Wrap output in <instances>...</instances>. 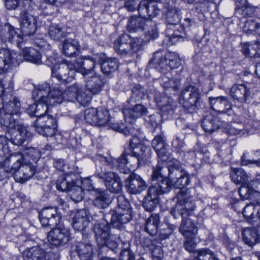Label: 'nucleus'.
Instances as JSON below:
<instances>
[{
    "label": "nucleus",
    "mask_w": 260,
    "mask_h": 260,
    "mask_svg": "<svg viewBox=\"0 0 260 260\" xmlns=\"http://www.w3.org/2000/svg\"><path fill=\"white\" fill-rule=\"evenodd\" d=\"M41 168L34 164L21 153L10 154L4 161L0 162V181L8 175H13L15 180L24 183L30 179Z\"/></svg>",
    "instance_id": "1"
},
{
    "label": "nucleus",
    "mask_w": 260,
    "mask_h": 260,
    "mask_svg": "<svg viewBox=\"0 0 260 260\" xmlns=\"http://www.w3.org/2000/svg\"><path fill=\"white\" fill-rule=\"evenodd\" d=\"M32 96L35 103L27 109V112L30 116L40 117L46 114L49 106H55L62 102V97L59 91L51 87L47 83L39 85L32 91Z\"/></svg>",
    "instance_id": "2"
},
{
    "label": "nucleus",
    "mask_w": 260,
    "mask_h": 260,
    "mask_svg": "<svg viewBox=\"0 0 260 260\" xmlns=\"http://www.w3.org/2000/svg\"><path fill=\"white\" fill-rule=\"evenodd\" d=\"M19 21L21 29L16 28L9 23H6L4 26L5 38L10 43L21 47L23 36H30L37 30L36 20L33 15L26 11H23L20 14Z\"/></svg>",
    "instance_id": "3"
},
{
    "label": "nucleus",
    "mask_w": 260,
    "mask_h": 260,
    "mask_svg": "<svg viewBox=\"0 0 260 260\" xmlns=\"http://www.w3.org/2000/svg\"><path fill=\"white\" fill-rule=\"evenodd\" d=\"M177 203L170 213L174 218H187L194 214L197 208L195 200L187 189L179 190L176 194Z\"/></svg>",
    "instance_id": "4"
},
{
    "label": "nucleus",
    "mask_w": 260,
    "mask_h": 260,
    "mask_svg": "<svg viewBox=\"0 0 260 260\" xmlns=\"http://www.w3.org/2000/svg\"><path fill=\"white\" fill-rule=\"evenodd\" d=\"M126 29L130 32L145 31L146 41L154 40L158 36L155 23L143 16H132L127 22Z\"/></svg>",
    "instance_id": "5"
},
{
    "label": "nucleus",
    "mask_w": 260,
    "mask_h": 260,
    "mask_svg": "<svg viewBox=\"0 0 260 260\" xmlns=\"http://www.w3.org/2000/svg\"><path fill=\"white\" fill-rule=\"evenodd\" d=\"M98 244L100 246L106 245L114 251L118 246L117 240H120V234L112 230L106 223L96 224L93 228Z\"/></svg>",
    "instance_id": "6"
},
{
    "label": "nucleus",
    "mask_w": 260,
    "mask_h": 260,
    "mask_svg": "<svg viewBox=\"0 0 260 260\" xmlns=\"http://www.w3.org/2000/svg\"><path fill=\"white\" fill-rule=\"evenodd\" d=\"M171 188V183L167 179L150 186L143 203L145 210L149 212H153L158 204V196L169 192Z\"/></svg>",
    "instance_id": "7"
},
{
    "label": "nucleus",
    "mask_w": 260,
    "mask_h": 260,
    "mask_svg": "<svg viewBox=\"0 0 260 260\" xmlns=\"http://www.w3.org/2000/svg\"><path fill=\"white\" fill-rule=\"evenodd\" d=\"M230 177L233 182L236 184L244 185L248 181V176L241 168H232ZM239 194L243 200H253L260 197V192L242 185L239 189Z\"/></svg>",
    "instance_id": "8"
},
{
    "label": "nucleus",
    "mask_w": 260,
    "mask_h": 260,
    "mask_svg": "<svg viewBox=\"0 0 260 260\" xmlns=\"http://www.w3.org/2000/svg\"><path fill=\"white\" fill-rule=\"evenodd\" d=\"M202 94L199 88L193 85L186 86L181 91L179 102L186 109H194L200 106Z\"/></svg>",
    "instance_id": "9"
},
{
    "label": "nucleus",
    "mask_w": 260,
    "mask_h": 260,
    "mask_svg": "<svg viewBox=\"0 0 260 260\" xmlns=\"http://www.w3.org/2000/svg\"><path fill=\"white\" fill-rule=\"evenodd\" d=\"M169 171V177L162 180H168L171 183V188L173 187L184 190L183 188L188 185L190 183V178L189 175L178 164H175L167 168Z\"/></svg>",
    "instance_id": "10"
},
{
    "label": "nucleus",
    "mask_w": 260,
    "mask_h": 260,
    "mask_svg": "<svg viewBox=\"0 0 260 260\" xmlns=\"http://www.w3.org/2000/svg\"><path fill=\"white\" fill-rule=\"evenodd\" d=\"M57 127L55 118L52 115L46 113L37 118L34 123V127L39 134L45 137L55 135L56 139L57 137H60L59 135H55Z\"/></svg>",
    "instance_id": "11"
},
{
    "label": "nucleus",
    "mask_w": 260,
    "mask_h": 260,
    "mask_svg": "<svg viewBox=\"0 0 260 260\" xmlns=\"http://www.w3.org/2000/svg\"><path fill=\"white\" fill-rule=\"evenodd\" d=\"M21 104L19 99L16 97H12L9 101L5 103L3 106V111L5 113L2 117V124L7 127L12 128L16 118L20 112Z\"/></svg>",
    "instance_id": "12"
},
{
    "label": "nucleus",
    "mask_w": 260,
    "mask_h": 260,
    "mask_svg": "<svg viewBox=\"0 0 260 260\" xmlns=\"http://www.w3.org/2000/svg\"><path fill=\"white\" fill-rule=\"evenodd\" d=\"M47 240L51 246L59 248L67 245L72 238L70 230L60 224L52 227L48 233Z\"/></svg>",
    "instance_id": "13"
},
{
    "label": "nucleus",
    "mask_w": 260,
    "mask_h": 260,
    "mask_svg": "<svg viewBox=\"0 0 260 260\" xmlns=\"http://www.w3.org/2000/svg\"><path fill=\"white\" fill-rule=\"evenodd\" d=\"M51 71L52 77L63 84L71 82L77 72L76 65L70 61L54 66L51 68Z\"/></svg>",
    "instance_id": "14"
},
{
    "label": "nucleus",
    "mask_w": 260,
    "mask_h": 260,
    "mask_svg": "<svg viewBox=\"0 0 260 260\" xmlns=\"http://www.w3.org/2000/svg\"><path fill=\"white\" fill-rule=\"evenodd\" d=\"M21 61V56L19 54L6 49H0V74L18 66Z\"/></svg>",
    "instance_id": "15"
},
{
    "label": "nucleus",
    "mask_w": 260,
    "mask_h": 260,
    "mask_svg": "<svg viewBox=\"0 0 260 260\" xmlns=\"http://www.w3.org/2000/svg\"><path fill=\"white\" fill-rule=\"evenodd\" d=\"M39 218L42 226L54 227L60 225L62 216L56 207H48L41 210L39 213Z\"/></svg>",
    "instance_id": "16"
},
{
    "label": "nucleus",
    "mask_w": 260,
    "mask_h": 260,
    "mask_svg": "<svg viewBox=\"0 0 260 260\" xmlns=\"http://www.w3.org/2000/svg\"><path fill=\"white\" fill-rule=\"evenodd\" d=\"M230 95L234 101L242 104L250 103L252 98L251 91L246 84H234L230 90Z\"/></svg>",
    "instance_id": "17"
},
{
    "label": "nucleus",
    "mask_w": 260,
    "mask_h": 260,
    "mask_svg": "<svg viewBox=\"0 0 260 260\" xmlns=\"http://www.w3.org/2000/svg\"><path fill=\"white\" fill-rule=\"evenodd\" d=\"M125 186L131 194H138L145 190L147 185L142 177L135 173L129 175L125 180Z\"/></svg>",
    "instance_id": "18"
},
{
    "label": "nucleus",
    "mask_w": 260,
    "mask_h": 260,
    "mask_svg": "<svg viewBox=\"0 0 260 260\" xmlns=\"http://www.w3.org/2000/svg\"><path fill=\"white\" fill-rule=\"evenodd\" d=\"M129 151V150H124L118 158L104 157V159L112 169H117L123 174H127L130 171L127 165L131 162V161H129L127 156L130 154Z\"/></svg>",
    "instance_id": "19"
},
{
    "label": "nucleus",
    "mask_w": 260,
    "mask_h": 260,
    "mask_svg": "<svg viewBox=\"0 0 260 260\" xmlns=\"http://www.w3.org/2000/svg\"><path fill=\"white\" fill-rule=\"evenodd\" d=\"M139 14L140 16L151 20L157 17L160 13V10L158 5L149 0H142L137 7Z\"/></svg>",
    "instance_id": "20"
},
{
    "label": "nucleus",
    "mask_w": 260,
    "mask_h": 260,
    "mask_svg": "<svg viewBox=\"0 0 260 260\" xmlns=\"http://www.w3.org/2000/svg\"><path fill=\"white\" fill-rule=\"evenodd\" d=\"M110 222L114 228L117 229V232L123 224L128 222L131 219V211L116 210L110 212Z\"/></svg>",
    "instance_id": "21"
},
{
    "label": "nucleus",
    "mask_w": 260,
    "mask_h": 260,
    "mask_svg": "<svg viewBox=\"0 0 260 260\" xmlns=\"http://www.w3.org/2000/svg\"><path fill=\"white\" fill-rule=\"evenodd\" d=\"M148 113L147 108L144 105L139 104L134 107H124L122 109V113L127 122L132 123L136 119Z\"/></svg>",
    "instance_id": "22"
},
{
    "label": "nucleus",
    "mask_w": 260,
    "mask_h": 260,
    "mask_svg": "<svg viewBox=\"0 0 260 260\" xmlns=\"http://www.w3.org/2000/svg\"><path fill=\"white\" fill-rule=\"evenodd\" d=\"M152 146L158 157L164 162L168 159V145L166 143L164 136L162 135L156 136L152 141Z\"/></svg>",
    "instance_id": "23"
},
{
    "label": "nucleus",
    "mask_w": 260,
    "mask_h": 260,
    "mask_svg": "<svg viewBox=\"0 0 260 260\" xmlns=\"http://www.w3.org/2000/svg\"><path fill=\"white\" fill-rule=\"evenodd\" d=\"M90 222L89 214L85 209H81L75 213L72 222L74 229L82 231L88 226Z\"/></svg>",
    "instance_id": "24"
},
{
    "label": "nucleus",
    "mask_w": 260,
    "mask_h": 260,
    "mask_svg": "<svg viewBox=\"0 0 260 260\" xmlns=\"http://www.w3.org/2000/svg\"><path fill=\"white\" fill-rule=\"evenodd\" d=\"M9 133L10 134L11 142L16 146L21 145L30 136L27 127L23 125H19L11 131L9 130Z\"/></svg>",
    "instance_id": "25"
},
{
    "label": "nucleus",
    "mask_w": 260,
    "mask_h": 260,
    "mask_svg": "<svg viewBox=\"0 0 260 260\" xmlns=\"http://www.w3.org/2000/svg\"><path fill=\"white\" fill-rule=\"evenodd\" d=\"M131 35L123 34L120 35L113 43L115 51L120 55L125 56L131 53V47L128 43Z\"/></svg>",
    "instance_id": "26"
},
{
    "label": "nucleus",
    "mask_w": 260,
    "mask_h": 260,
    "mask_svg": "<svg viewBox=\"0 0 260 260\" xmlns=\"http://www.w3.org/2000/svg\"><path fill=\"white\" fill-rule=\"evenodd\" d=\"M209 101L211 109L218 113H228L231 109V103L225 96L210 97Z\"/></svg>",
    "instance_id": "27"
},
{
    "label": "nucleus",
    "mask_w": 260,
    "mask_h": 260,
    "mask_svg": "<svg viewBox=\"0 0 260 260\" xmlns=\"http://www.w3.org/2000/svg\"><path fill=\"white\" fill-rule=\"evenodd\" d=\"M81 61H77L76 65L77 72L81 73L84 77L94 71L95 60L89 56H82Z\"/></svg>",
    "instance_id": "28"
},
{
    "label": "nucleus",
    "mask_w": 260,
    "mask_h": 260,
    "mask_svg": "<svg viewBox=\"0 0 260 260\" xmlns=\"http://www.w3.org/2000/svg\"><path fill=\"white\" fill-rule=\"evenodd\" d=\"M35 44L40 48L41 49H43L42 51L44 52V47H45V49L46 51H44L43 55H42V62L41 63H44L48 67H52V68L55 65L56 63L57 54H55L53 51L51 50L50 45L46 44H44V42H42L41 43L38 42V41H35Z\"/></svg>",
    "instance_id": "29"
},
{
    "label": "nucleus",
    "mask_w": 260,
    "mask_h": 260,
    "mask_svg": "<svg viewBox=\"0 0 260 260\" xmlns=\"http://www.w3.org/2000/svg\"><path fill=\"white\" fill-rule=\"evenodd\" d=\"M85 80L86 89L92 94H99L105 85L104 79L100 76L94 75Z\"/></svg>",
    "instance_id": "30"
},
{
    "label": "nucleus",
    "mask_w": 260,
    "mask_h": 260,
    "mask_svg": "<svg viewBox=\"0 0 260 260\" xmlns=\"http://www.w3.org/2000/svg\"><path fill=\"white\" fill-rule=\"evenodd\" d=\"M54 89L60 91L62 97V101L64 100L69 102L75 101L82 90L81 85L77 82L68 87L63 93L58 88L51 87V90Z\"/></svg>",
    "instance_id": "31"
},
{
    "label": "nucleus",
    "mask_w": 260,
    "mask_h": 260,
    "mask_svg": "<svg viewBox=\"0 0 260 260\" xmlns=\"http://www.w3.org/2000/svg\"><path fill=\"white\" fill-rule=\"evenodd\" d=\"M76 179L75 173H66L64 175L58 177L56 183V188L61 191H69Z\"/></svg>",
    "instance_id": "32"
},
{
    "label": "nucleus",
    "mask_w": 260,
    "mask_h": 260,
    "mask_svg": "<svg viewBox=\"0 0 260 260\" xmlns=\"http://www.w3.org/2000/svg\"><path fill=\"white\" fill-rule=\"evenodd\" d=\"M93 248L88 241L78 242L76 245V252L82 260H90L92 257Z\"/></svg>",
    "instance_id": "33"
},
{
    "label": "nucleus",
    "mask_w": 260,
    "mask_h": 260,
    "mask_svg": "<svg viewBox=\"0 0 260 260\" xmlns=\"http://www.w3.org/2000/svg\"><path fill=\"white\" fill-rule=\"evenodd\" d=\"M221 123L219 117L210 113L204 117L202 126L206 133L210 134L218 129Z\"/></svg>",
    "instance_id": "34"
},
{
    "label": "nucleus",
    "mask_w": 260,
    "mask_h": 260,
    "mask_svg": "<svg viewBox=\"0 0 260 260\" xmlns=\"http://www.w3.org/2000/svg\"><path fill=\"white\" fill-rule=\"evenodd\" d=\"M22 255L24 260H46V252L39 246L27 248Z\"/></svg>",
    "instance_id": "35"
},
{
    "label": "nucleus",
    "mask_w": 260,
    "mask_h": 260,
    "mask_svg": "<svg viewBox=\"0 0 260 260\" xmlns=\"http://www.w3.org/2000/svg\"><path fill=\"white\" fill-rule=\"evenodd\" d=\"M132 155L135 159V164H142V165H144L150 162L152 151L145 145H142L138 151L132 152Z\"/></svg>",
    "instance_id": "36"
},
{
    "label": "nucleus",
    "mask_w": 260,
    "mask_h": 260,
    "mask_svg": "<svg viewBox=\"0 0 260 260\" xmlns=\"http://www.w3.org/2000/svg\"><path fill=\"white\" fill-rule=\"evenodd\" d=\"M79 45L77 41L72 38H67L62 44V53L68 57H74L77 55Z\"/></svg>",
    "instance_id": "37"
},
{
    "label": "nucleus",
    "mask_w": 260,
    "mask_h": 260,
    "mask_svg": "<svg viewBox=\"0 0 260 260\" xmlns=\"http://www.w3.org/2000/svg\"><path fill=\"white\" fill-rule=\"evenodd\" d=\"M159 223V214H152L146 220L145 231L151 236H154L158 232Z\"/></svg>",
    "instance_id": "38"
},
{
    "label": "nucleus",
    "mask_w": 260,
    "mask_h": 260,
    "mask_svg": "<svg viewBox=\"0 0 260 260\" xmlns=\"http://www.w3.org/2000/svg\"><path fill=\"white\" fill-rule=\"evenodd\" d=\"M243 242L249 246L252 247L260 242V235L253 229H245L242 232Z\"/></svg>",
    "instance_id": "39"
},
{
    "label": "nucleus",
    "mask_w": 260,
    "mask_h": 260,
    "mask_svg": "<svg viewBox=\"0 0 260 260\" xmlns=\"http://www.w3.org/2000/svg\"><path fill=\"white\" fill-rule=\"evenodd\" d=\"M111 202L109 194L106 191L97 190L95 198L93 201V205L101 209L107 208Z\"/></svg>",
    "instance_id": "40"
},
{
    "label": "nucleus",
    "mask_w": 260,
    "mask_h": 260,
    "mask_svg": "<svg viewBox=\"0 0 260 260\" xmlns=\"http://www.w3.org/2000/svg\"><path fill=\"white\" fill-rule=\"evenodd\" d=\"M181 218L182 223L179 228V231L186 237H191L197 232L194 223L187 218Z\"/></svg>",
    "instance_id": "41"
},
{
    "label": "nucleus",
    "mask_w": 260,
    "mask_h": 260,
    "mask_svg": "<svg viewBox=\"0 0 260 260\" xmlns=\"http://www.w3.org/2000/svg\"><path fill=\"white\" fill-rule=\"evenodd\" d=\"M24 59L28 62L40 64L42 62V55L35 48L26 47L23 50Z\"/></svg>",
    "instance_id": "42"
},
{
    "label": "nucleus",
    "mask_w": 260,
    "mask_h": 260,
    "mask_svg": "<svg viewBox=\"0 0 260 260\" xmlns=\"http://www.w3.org/2000/svg\"><path fill=\"white\" fill-rule=\"evenodd\" d=\"M70 29V28L66 29V28L60 27L57 25H52L49 27L48 35L51 39L60 41L70 34V32L67 31Z\"/></svg>",
    "instance_id": "43"
},
{
    "label": "nucleus",
    "mask_w": 260,
    "mask_h": 260,
    "mask_svg": "<svg viewBox=\"0 0 260 260\" xmlns=\"http://www.w3.org/2000/svg\"><path fill=\"white\" fill-rule=\"evenodd\" d=\"M118 61L115 58H105L101 65L102 72L106 75H108L115 71L118 68Z\"/></svg>",
    "instance_id": "44"
},
{
    "label": "nucleus",
    "mask_w": 260,
    "mask_h": 260,
    "mask_svg": "<svg viewBox=\"0 0 260 260\" xmlns=\"http://www.w3.org/2000/svg\"><path fill=\"white\" fill-rule=\"evenodd\" d=\"M242 51L245 55L250 57H260V44L258 43H246L242 46Z\"/></svg>",
    "instance_id": "45"
},
{
    "label": "nucleus",
    "mask_w": 260,
    "mask_h": 260,
    "mask_svg": "<svg viewBox=\"0 0 260 260\" xmlns=\"http://www.w3.org/2000/svg\"><path fill=\"white\" fill-rule=\"evenodd\" d=\"M68 192L72 200L76 203L79 202L83 199L84 196V190L80 185L76 183V181Z\"/></svg>",
    "instance_id": "46"
},
{
    "label": "nucleus",
    "mask_w": 260,
    "mask_h": 260,
    "mask_svg": "<svg viewBox=\"0 0 260 260\" xmlns=\"http://www.w3.org/2000/svg\"><path fill=\"white\" fill-rule=\"evenodd\" d=\"M196 254L193 260H219L215 253L207 248L197 250Z\"/></svg>",
    "instance_id": "47"
},
{
    "label": "nucleus",
    "mask_w": 260,
    "mask_h": 260,
    "mask_svg": "<svg viewBox=\"0 0 260 260\" xmlns=\"http://www.w3.org/2000/svg\"><path fill=\"white\" fill-rule=\"evenodd\" d=\"M180 10L177 8L169 9L166 14V22L169 25H176L180 21Z\"/></svg>",
    "instance_id": "48"
},
{
    "label": "nucleus",
    "mask_w": 260,
    "mask_h": 260,
    "mask_svg": "<svg viewBox=\"0 0 260 260\" xmlns=\"http://www.w3.org/2000/svg\"><path fill=\"white\" fill-rule=\"evenodd\" d=\"M96 125L99 126L105 125L108 124L110 120V115L108 111L103 108L99 107L96 109Z\"/></svg>",
    "instance_id": "49"
},
{
    "label": "nucleus",
    "mask_w": 260,
    "mask_h": 260,
    "mask_svg": "<svg viewBox=\"0 0 260 260\" xmlns=\"http://www.w3.org/2000/svg\"><path fill=\"white\" fill-rule=\"evenodd\" d=\"M166 62L161 50L156 51L154 53L153 57L149 60V64L151 68H157L162 67Z\"/></svg>",
    "instance_id": "50"
},
{
    "label": "nucleus",
    "mask_w": 260,
    "mask_h": 260,
    "mask_svg": "<svg viewBox=\"0 0 260 260\" xmlns=\"http://www.w3.org/2000/svg\"><path fill=\"white\" fill-rule=\"evenodd\" d=\"M161 84L165 89L171 88L173 90H176L180 86V80L178 78L170 79L167 77H164Z\"/></svg>",
    "instance_id": "51"
},
{
    "label": "nucleus",
    "mask_w": 260,
    "mask_h": 260,
    "mask_svg": "<svg viewBox=\"0 0 260 260\" xmlns=\"http://www.w3.org/2000/svg\"><path fill=\"white\" fill-rule=\"evenodd\" d=\"M244 30L247 31H256L260 29V19L258 18H250L245 22Z\"/></svg>",
    "instance_id": "52"
},
{
    "label": "nucleus",
    "mask_w": 260,
    "mask_h": 260,
    "mask_svg": "<svg viewBox=\"0 0 260 260\" xmlns=\"http://www.w3.org/2000/svg\"><path fill=\"white\" fill-rule=\"evenodd\" d=\"M110 216V212L107 213L106 214H104L101 211H98V212H95L94 214H92L91 215L92 220L96 221V223L94 224L93 228L96 224L101 223H106L107 225L110 227L109 222L108 220V219L109 218Z\"/></svg>",
    "instance_id": "53"
},
{
    "label": "nucleus",
    "mask_w": 260,
    "mask_h": 260,
    "mask_svg": "<svg viewBox=\"0 0 260 260\" xmlns=\"http://www.w3.org/2000/svg\"><path fill=\"white\" fill-rule=\"evenodd\" d=\"M167 65L171 69L178 68L181 64V59L178 54L175 52H170L167 54Z\"/></svg>",
    "instance_id": "54"
},
{
    "label": "nucleus",
    "mask_w": 260,
    "mask_h": 260,
    "mask_svg": "<svg viewBox=\"0 0 260 260\" xmlns=\"http://www.w3.org/2000/svg\"><path fill=\"white\" fill-rule=\"evenodd\" d=\"M96 114V109L92 108L86 109L84 112V118L86 122L91 125H96L98 121Z\"/></svg>",
    "instance_id": "55"
},
{
    "label": "nucleus",
    "mask_w": 260,
    "mask_h": 260,
    "mask_svg": "<svg viewBox=\"0 0 260 260\" xmlns=\"http://www.w3.org/2000/svg\"><path fill=\"white\" fill-rule=\"evenodd\" d=\"M95 176L103 180L106 186L111 182L119 178L118 176L113 172L104 173H98L95 174Z\"/></svg>",
    "instance_id": "56"
},
{
    "label": "nucleus",
    "mask_w": 260,
    "mask_h": 260,
    "mask_svg": "<svg viewBox=\"0 0 260 260\" xmlns=\"http://www.w3.org/2000/svg\"><path fill=\"white\" fill-rule=\"evenodd\" d=\"M9 138L7 136H0V157H4L10 152Z\"/></svg>",
    "instance_id": "57"
},
{
    "label": "nucleus",
    "mask_w": 260,
    "mask_h": 260,
    "mask_svg": "<svg viewBox=\"0 0 260 260\" xmlns=\"http://www.w3.org/2000/svg\"><path fill=\"white\" fill-rule=\"evenodd\" d=\"M25 154L27 155V157H29L28 160H30V161L37 165L40 157V152L38 149L32 147L27 148Z\"/></svg>",
    "instance_id": "58"
},
{
    "label": "nucleus",
    "mask_w": 260,
    "mask_h": 260,
    "mask_svg": "<svg viewBox=\"0 0 260 260\" xmlns=\"http://www.w3.org/2000/svg\"><path fill=\"white\" fill-rule=\"evenodd\" d=\"M256 202L246 205L243 210V214L247 220L253 219L255 218Z\"/></svg>",
    "instance_id": "59"
},
{
    "label": "nucleus",
    "mask_w": 260,
    "mask_h": 260,
    "mask_svg": "<svg viewBox=\"0 0 260 260\" xmlns=\"http://www.w3.org/2000/svg\"><path fill=\"white\" fill-rule=\"evenodd\" d=\"M117 208L116 210L130 211V204L128 200L123 195L117 198Z\"/></svg>",
    "instance_id": "60"
},
{
    "label": "nucleus",
    "mask_w": 260,
    "mask_h": 260,
    "mask_svg": "<svg viewBox=\"0 0 260 260\" xmlns=\"http://www.w3.org/2000/svg\"><path fill=\"white\" fill-rule=\"evenodd\" d=\"M91 100L92 95L90 93L82 90L76 100L82 106L86 107L90 103Z\"/></svg>",
    "instance_id": "61"
},
{
    "label": "nucleus",
    "mask_w": 260,
    "mask_h": 260,
    "mask_svg": "<svg viewBox=\"0 0 260 260\" xmlns=\"http://www.w3.org/2000/svg\"><path fill=\"white\" fill-rule=\"evenodd\" d=\"M108 190L112 193H118L122 188V184L120 178L114 180L106 186Z\"/></svg>",
    "instance_id": "62"
},
{
    "label": "nucleus",
    "mask_w": 260,
    "mask_h": 260,
    "mask_svg": "<svg viewBox=\"0 0 260 260\" xmlns=\"http://www.w3.org/2000/svg\"><path fill=\"white\" fill-rule=\"evenodd\" d=\"M144 145L141 144L140 140L137 137H133L130 140L128 147L125 149V151L129 150V153L133 151H137L141 148V146Z\"/></svg>",
    "instance_id": "63"
},
{
    "label": "nucleus",
    "mask_w": 260,
    "mask_h": 260,
    "mask_svg": "<svg viewBox=\"0 0 260 260\" xmlns=\"http://www.w3.org/2000/svg\"><path fill=\"white\" fill-rule=\"evenodd\" d=\"M142 42L143 41L141 38L138 37H132L131 36V39L128 42L131 47V51L132 50L133 52L138 51L141 48Z\"/></svg>",
    "instance_id": "64"
}]
</instances>
